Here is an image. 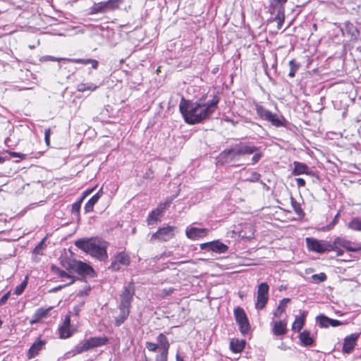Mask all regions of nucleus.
<instances>
[{"label":"nucleus","mask_w":361,"mask_h":361,"mask_svg":"<svg viewBox=\"0 0 361 361\" xmlns=\"http://www.w3.org/2000/svg\"><path fill=\"white\" fill-rule=\"evenodd\" d=\"M219 102L217 97L205 103L190 102L182 98L179 109L185 121L193 125L209 118L217 109Z\"/></svg>","instance_id":"f257e3e1"},{"label":"nucleus","mask_w":361,"mask_h":361,"mask_svg":"<svg viewBox=\"0 0 361 361\" xmlns=\"http://www.w3.org/2000/svg\"><path fill=\"white\" fill-rule=\"evenodd\" d=\"M75 245L100 261H105L108 258V243L105 241L97 238H81L75 242Z\"/></svg>","instance_id":"f03ea898"},{"label":"nucleus","mask_w":361,"mask_h":361,"mask_svg":"<svg viewBox=\"0 0 361 361\" xmlns=\"http://www.w3.org/2000/svg\"><path fill=\"white\" fill-rule=\"evenodd\" d=\"M256 151L257 147L254 145L240 144L233 148L224 149L219 154L218 161L222 164H232L238 161L241 157L251 154Z\"/></svg>","instance_id":"7ed1b4c3"},{"label":"nucleus","mask_w":361,"mask_h":361,"mask_svg":"<svg viewBox=\"0 0 361 361\" xmlns=\"http://www.w3.org/2000/svg\"><path fill=\"white\" fill-rule=\"evenodd\" d=\"M255 110L261 119L270 122L272 126L277 128L286 126V121L283 116L273 114L259 104H255Z\"/></svg>","instance_id":"20e7f679"},{"label":"nucleus","mask_w":361,"mask_h":361,"mask_svg":"<svg viewBox=\"0 0 361 361\" xmlns=\"http://www.w3.org/2000/svg\"><path fill=\"white\" fill-rule=\"evenodd\" d=\"M122 2V0H108L106 1L95 3L90 8V14L104 13L107 11L115 10L119 7Z\"/></svg>","instance_id":"39448f33"},{"label":"nucleus","mask_w":361,"mask_h":361,"mask_svg":"<svg viewBox=\"0 0 361 361\" xmlns=\"http://www.w3.org/2000/svg\"><path fill=\"white\" fill-rule=\"evenodd\" d=\"M305 241L308 250L312 252L324 253L332 251L333 249L331 242L329 241L317 240L313 238H306Z\"/></svg>","instance_id":"423d86ee"},{"label":"nucleus","mask_w":361,"mask_h":361,"mask_svg":"<svg viewBox=\"0 0 361 361\" xmlns=\"http://www.w3.org/2000/svg\"><path fill=\"white\" fill-rule=\"evenodd\" d=\"M67 269L72 270L82 276L94 277V271L92 267L85 262L78 260H71L68 262Z\"/></svg>","instance_id":"0eeeda50"},{"label":"nucleus","mask_w":361,"mask_h":361,"mask_svg":"<svg viewBox=\"0 0 361 361\" xmlns=\"http://www.w3.org/2000/svg\"><path fill=\"white\" fill-rule=\"evenodd\" d=\"M234 316L240 331L246 334L250 329V326L244 310L240 307H236L234 310Z\"/></svg>","instance_id":"6e6552de"},{"label":"nucleus","mask_w":361,"mask_h":361,"mask_svg":"<svg viewBox=\"0 0 361 361\" xmlns=\"http://www.w3.org/2000/svg\"><path fill=\"white\" fill-rule=\"evenodd\" d=\"M269 287L267 283H262L258 286L257 298L255 303L257 310H262L267 303L269 299Z\"/></svg>","instance_id":"1a4fd4ad"},{"label":"nucleus","mask_w":361,"mask_h":361,"mask_svg":"<svg viewBox=\"0 0 361 361\" xmlns=\"http://www.w3.org/2000/svg\"><path fill=\"white\" fill-rule=\"evenodd\" d=\"M333 249H336L337 247H342L349 252H357L361 250L360 244L352 243L344 238L336 237L333 243H331Z\"/></svg>","instance_id":"9d476101"},{"label":"nucleus","mask_w":361,"mask_h":361,"mask_svg":"<svg viewBox=\"0 0 361 361\" xmlns=\"http://www.w3.org/2000/svg\"><path fill=\"white\" fill-rule=\"evenodd\" d=\"M134 294V283L133 282H130L127 286L124 287V290L121 294V303L119 306L130 308Z\"/></svg>","instance_id":"9b49d317"},{"label":"nucleus","mask_w":361,"mask_h":361,"mask_svg":"<svg viewBox=\"0 0 361 361\" xmlns=\"http://www.w3.org/2000/svg\"><path fill=\"white\" fill-rule=\"evenodd\" d=\"M200 249L212 251L219 254H223L228 251V247L219 240H214L200 244Z\"/></svg>","instance_id":"f8f14e48"},{"label":"nucleus","mask_w":361,"mask_h":361,"mask_svg":"<svg viewBox=\"0 0 361 361\" xmlns=\"http://www.w3.org/2000/svg\"><path fill=\"white\" fill-rule=\"evenodd\" d=\"M45 58L48 60L52 61H66L74 63H80V64H84L87 65L90 63L92 65V68L97 69L98 67L99 62L98 61L95 59H70V58H56L51 56H47Z\"/></svg>","instance_id":"ddd939ff"},{"label":"nucleus","mask_w":361,"mask_h":361,"mask_svg":"<svg viewBox=\"0 0 361 361\" xmlns=\"http://www.w3.org/2000/svg\"><path fill=\"white\" fill-rule=\"evenodd\" d=\"M173 226H166L159 228L156 233H154L151 238V240L154 239H158L161 241H167L171 239L174 235Z\"/></svg>","instance_id":"4468645a"},{"label":"nucleus","mask_w":361,"mask_h":361,"mask_svg":"<svg viewBox=\"0 0 361 361\" xmlns=\"http://www.w3.org/2000/svg\"><path fill=\"white\" fill-rule=\"evenodd\" d=\"M129 256L123 252H119L115 256L114 260L111 262L109 269L114 271H118L121 269L120 265L127 266L130 263Z\"/></svg>","instance_id":"2eb2a0df"},{"label":"nucleus","mask_w":361,"mask_h":361,"mask_svg":"<svg viewBox=\"0 0 361 361\" xmlns=\"http://www.w3.org/2000/svg\"><path fill=\"white\" fill-rule=\"evenodd\" d=\"M171 202V200L166 201L164 204H161L156 209L151 212L147 217L148 224L151 225L157 222L164 210L170 205Z\"/></svg>","instance_id":"dca6fc26"},{"label":"nucleus","mask_w":361,"mask_h":361,"mask_svg":"<svg viewBox=\"0 0 361 361\" xmlns=\"http://www.w3.org/2000/svg\"><path fill=\"white\" fill-rule=\"evenodd\" d=\"M207 228H200L196 227H188L185 231L186 236L191 240H197L207 235Z\"/></svg>","instance_id":"f3484780"},{"label":"nucleus","mask_w":361,"mask_h":361,"mask_svg":"<svg viewBox=\"0 0 361 361\" xmlns=\"http://www.w3.org/2000/svg\"><path fill=\"white\" fill-rule=\"evenodd\" d=\"M358 338V334H352L346 336L343 341V352L347 354L350 353L353 350Z\"/></svg>","instance_id":"a211bd4d"},{"label":"nucleus","mask_w":361,"mask_h":361,"mask_svg":"<svg viewBox=\"0 0 361 361\" xmlns=\"http://www.w3.org/2000/svg\"><path fill=\"white\" fill-rule=\"evenodd\" d=\"M45 344L46 341L40 339H38L34 342L28 350L27 357L29 359H32L37 356L39 353L44 348Z\"/></svg>","instance_id":"6ab92c4d"},{"label":"nucleus","mask_w":361,"mask_h":361,"mask_svg":"<svg viewBox=\"0 0 361 361\" xmlns=\"http://www.w3.org/2000/svg\"><path fill=\"white\" fill-rule=\"evenodd\" d=\"M345 28L347 34L350 37V40L355 42L360 35V31L358 29L353 23L348 21L345 23Z\"/></svg>","instance_id":"aec40b11"},{"label":"nucleus","mask_w":361,"mask_h":361,"mask_svg":"<svg viewBox=\"0 0 361 361\" xmlns=\"http://www.w3.org/2000/svg\"><path fill=\"white\" fill-rule=\"evenodd\" d=\"M307 316V312L305 311H302L300 312V316H296L295 318V321L292 326L293 331L299 332L303 327L305 322V317Z\"/></svg>","instance_id":"412c9836"},{"label":"nucleus","mask_w":361,"mask_h":361,"mask_svg":"<svg viewBox=\"0 0 361 361\" xmlns=\"http://www.w3.org/2000/svg\"><path fill=\"white\" fill-rule=\"evenodd\" d=\"M102 194V188H101L95 195H94L85 204L84 210L85 213H89L93 210L94 204L98 202Z\"/></svg>","instance_id":"4be33fe9"},{"label":"nucleus","mask_w":361,"mask_h":361,"mask_svg":"<svg viewBox=\"0 0 361 361\" xmlns=\"http://www.w3.org/2000/svg\"><path fill=\"white\" fill-rule=\"evenodd\" d=\"M119 310L120 313L115 320V325L116 326H120L122 324H123L124 322L127 319L130 313V308L128 307L119 306Z\"/></svg>","instance_id":"5701e85b"},{"label":"nucleus","mask_w":361,"mask_h":361,"mask_svg":"<svg viewBox=\"0 0 361 361\" xmlns=\"http://www.w3.org/2000/svg\"><path fill=\"white\" fill-rule=\"evenodd\" d=\"M294 169L292 171V174L293 176H299L301 174H308L309 173V169L308 166L301 162L298 161H294Z\"/></svg>","instance_id":"b1692460"},{"label":"nucleus","mask_w":361,"mask_h":361,"mask_svg":"<svg viewBox=\"0 0 361 361\" xmlns=\"http://www.w3.org/2000/svg\"><path fill=\"white\" fill-rule=\"evenodd\" d=\"M272 331L275 336H281L286 334L287 331L286 323L283 321L275 322Z\"/></svg>","instance_id":"393cba45"},{"label":"nucleus","mask_w":361,"mask_h":361,"mask_svg":"<svg viewBox=\"0 0 361 361\" xmlns=\"http://www.w3.org/2000/svg\"><path fill=\"white\" fill-rule=\"evenodd\" d=\"M245 345V341L244 340H239V339H231L230 342V348L231 350L233 353H240L243 351Z\"/></svg>","instance_id":"a878e982"},{"label":"nucleus","mask_w":361,"mask_h":361,"mask_svg":"<svg viewBox=\"0 0 361 361\" xmlns=\"http://www.w3.org/2000/svg\"><path fill=\"white\" fill-rule=\"evenodd\" d=\"M299 339L305 346H311L314 343V338L310 336V332L307 330L300 334Z\"/></svg>","instance_id":"bb28decb"},{"label":"nucleus","mask_w":361,"mask_h":361,"mask_svg":"<svg viewBox=\"0 0 361 361\" xmlns=\"http://www.w3.org/2000/svg\"><path fill=\"white\" fill-rule=\"evenodd\" d=\"M87 340L88 343L92 348L102 346L106 345L108 342V338L106 337H91Z\"/></svg>","instance_id":"cd10ccee"},{"label":"nucleus","mask_w":361,"mask_h":361,"mask_svg":"<svg viewBox=\"0 0 361 361\" xmlns=\"http://www.w3.org/2000/svg\"><path fill=\"white\" fill-rule=\"evenodd\" d=\"M157 341L161 346V352L168 353L170 344L166 336L162 333L159 334L157 336Z\"/></svg>","instance_id":"c85d7f7f"},{"label":"nucleus","mask_w":361,"mask_h":361,"mask_svg":"<svg viewBox=\"0 0 361 361\" xmlns=\"http://www.w3.org/2000/svg\"><path fill=\"white\" fill-rule=\"evenodd\" d=\"M290 302L289 298H283L282 299L279 306L277 307L276 310L274 312V317H280L281 314L285 311L287 304Z\"/></svg>","instance_id":"c756f323"},{"label":"nucleus","mask_w":361,"mask_h":361,"mask_svg":"<svg viewBox=\"0 0 361 361\" xmlns=\"http://www.w3.org/2000/svg\"><path fill=\"white\" fill-rule=\"evenodd\" d=\"M91 348V346L88 343V340H84L75 346V353L77 354L82 353Z\"/></svg>","instance_id":"7c9ffc66"},{"label":"nucleus","mask_w":361,"mask_h":361,"mask_svg":"<svg viewBox=\"0 0 361 361\" xmlns=\"http://www.w3.org/2000/svg\"><path fill=\"white\" fill-rule=\"evenodd\" d=\"M348 227L353 231H361V219L353 218L348 224Z\"/></svg>","instance_id":"2f4dec72"},{"label":"nucleus","mask_w":361,"mask_h":361,"mask_svg":"<svg viewBox=\"0 0 361 361\" xmlns=\"http://www.w3.org/2000/svg\"><path fill=\"white\" fill-rule=\"evenodd\" d=\"M316 321L322 328H327L330 326L331 318L324 314H319L317 317Z\"/></svg>","instance_id":"473e14b6"},{"label":"nucleus","mask_w":361,"mask_h":361,"mask_svg":"<svg viewBox=\"0 0 361 361\" xmlns=\"http://www.w3.org/2000/svg\"><path fill=\"white\" fill-rule=\"evenodd\" d=\"M291 205L293 211L295 214H298V216L302 218L305 216V213L301 208L300 204L298 203L294 198L291 197L290 199Z\"/></svg>","instance_id":"72a5a7b5"},{"label":"nucleus","mask_w":361,"mask_h":361,"mask_svg":"<svg viewBox=\"0 0 361 361\" xmlns=\"http://www.w3.org/2000/svg\"><path fill=\"white\" fill-rule=\"evenodd\" d=\"M97 88L96 85L93 83H80L78 85L77 90L79 92H83L86 90L94 91Z\"/></svg>","instance_id":"f704fd0d"},{"label":"nucleus","mask_w":361,"mask_h":361,"mask_svg":"<svg viewBox=\"0 0 361 361\" xmlns=\"http://www.w3.org/2000/svg\"><path fill=\"white\" fill-rule=\"evenodd\" d=\"M284 9L281 8L278 9L277 15L275 17V20L277 22V28L279 30L281 29L283 24L284 23Z\"/></svg>","instance_id":"c9c22d12"},{"label":"nucleus","mask_w":361,"mask_h":361,"mask_svg":"<svg viewBox=\"0 0 361 361\" xmlns=\"http://www.w3.org/2000/svg\"><path fill=\"white\" fill-rule=\"evenodd\" d=\"M27 280H28V276H26L25 279L21 282V283L20 285H18V286H16V288L14 290V293L16 295H19L24 291L25 288H26V286L27 285Z\"/></svg>","instance_id":"e433bc0d"},{"label":"nucleus","mask_w":361,"mask_h":361,"mask_svg":"<svg viewBox=\"0 0 361 361\" xmlns=\"http://www.w3.org/2000/svg\"><path fill=\"white\" fill-rule=\"evenodd\" d=\"M289 66L290 72L288 73V76L293 78L295 76V74L299 68V64L296 63L294 60H290L289 61Z\"/></svg>","instance_id":"4c0bfd02"},{"label":"nucleus","mask_w":361,"mask_h":361,"mask_svg":"<svg viewBox=\"0 0 361 361\" xmlns=\"http://www.w3.org/2000/svg\"><path fill=\"white\" fill-rule=\"evenodd\" d=\"M59 334L60 338H67L71 336V332L70 331L69 328L64 326H61L59 329Z\"/></svg>","instance_id":"58836bf2"},{"label":"nucleus","mask_w":361,"mask_h":361,"mask_svg":"<svg viewBox=\"0 0 361 361\" xmlns=\"http://www.w3.org/2000/svg\"><path fill=\"white\" fill-rule=\"evenodd\" d=\"M51 310V307H49V308H47V309H44V308H38L35 312L37 314V316L39 317L40 319H42V318H44L46 317L49 311Z\"/></svg>","instance_id":"ea45409f"},{"label":"nucleus","mask_w":361,"mask_h":361,"mask_svg":"<svg viewBox=\"0 0 361 361\" xmlns=\"http://www.w3.org/2000/svg\"><path fill=\"white\" fill-rule=\"evenodd\" d=\"M288 0H271V4L274 8H283V4L287 2Z\"/></svg>","instance_id":"a19ab883"},{"label":"nucleus","mask_w":361,"mask_h":361,"mask_svg":"<svg viewBox=\"0 0 361 361\" xmlns=\"http://www.w3.org/2000/svg\"><path fill=\"white\" fill-rule=\"evenodd\" d=\"M52 269L54 270L55 273H56L60 277L68 278V279L72 278V276L70 274H68L63 270H61L60 269H59L57 267H55L53 266Z\"/></svg>","instance_id":"79ce46f5"},{"label":"nucleus","mask_w":361,"mask_h":361,"mask_svg":"<svg viewBox=\"0 0 361 361\" xmlns=\"http://www.w3.org/2000/svg\"><path fill=\"white\" fill-rule=\"evenodd\" d=\"M312 279L318 282H323L326 280V275L324 273L316 274L312 276Z\"/></svg>","instance_id":"37998d69"},{"label":"nucleus","mask_w":361,"mask_h":361,"mask_svg":"<svg viewBox=\"0 0 361 361\" xmlns=\"http://www.w3.org/2000/svg\"><path fill=\"white\" fill-rule=\"evenodd\" d=\"M44 239L40 242L39 243V244L35 247V248L34 249V251L33 252L35 253V254H37V255H42V251L44 247Z\"/></svg>","instance_id":"c03bdc74"},{"label":"nucleus","mask_w":361,"mask_h":361,"mask_svg":"<svg viewBox=\"0 0 361 361\" xmlns=\"http://www.w3.org/2000/svg\"><path fill=\"white\" fill-rule=\"evenodd\" d=\"M253 154H254V155L252 158V164L258 162L262 157V153L259 151L258 148H257V151H256Z\"/></svg>","instance_id":"a18cd8bd"},{"label":"nucleus","mask_w":361,"mask_h":361,"mask_svg":"<svg viewBox=\"0 0 361 361\" xmlns=\"http://www.w3.org/2000/svg\"><path fill=\"white\" fill-rule=\"evenodd\" d=\"M158 345L152 342H147L146 343V348L152 352H154L158 348Z\"/></svg>","instance_id":"49530a36"},{"label":"nucleus","mask_w":361,"mask_h":361,"mask_svg":"<svg viewBox=\"0 0 361 361\" xmlns=\"http://www.w3.org/2000/svg\"><path fill=\"white\" fill-rule=\"evenodd\" d=\"M7 152L12 157H18L21 159H25V157H27L26 154H22V153H18V152H11V151H7Z\"/></svg>","instance_id":"de8ad7c7"},{"label":"nucleus","mask_w":361,"mask_h":361,"mask_svg":"<svg viewBox=\"0 0 361 361\" xmlns=\"http://www.w3.org/2000/svg\"><path fill=\"white\" fill-rule=\"evenodd\" d=\"M167 352H161L160 355L156 357V361H167Z\"/></svg>","instance_id":"09e8293b"},{"label":"nucleus","mask_w":361,"mask_h":361,"mask_svg":"<svg viewBox=\"0 0 361 361\" xmlns=\"http://www.w3.org/2000/svg\"><path fill=\"white\" fill-rule=\"evenodd\" d=\"M82 201V198H80V200L73 204L72 209L73 212H78L80 208V204Z\"/></svg>","instance_id":"8fccbe9b"},{"label":"nucleus","mask_w":361,"mask_h":361,"mask_svg":"<svg viewBox=\"0 0 361 361\" xmlns=\"http://www.w3.org/2000/svg\"><path fill=\"white\" fill-rule=\"evenodd\" d=\"M74 282V280H72L71 282H69L68 283H66V284H64V285H61V286H59L57 287H55L54 288H52L51 290V292H56L59 290H61V288L70 285V284H72Z\"/></svg>","instance_id":"3c124183"},{"label":"nucleus","mask_w":361,"mask_h":361,"mask_svg":"<svg viewBox=\"0 0 361 361\" xmlns=\"http://www.w3.org/2000/svg\"><path fill=\"white\" fill-rule=\"evenodd\" d=\"M49 136H50V129H46L44 132V140L46 143L49 145Z\"/></svg>","instance_id":"603ef678"},{"label":"nucleus","mask_w":361,"mask_h":361,"mask_svg":"<svg viewBox=\"0 0 361 361\" xmlns=\"http://www.w3.org/2000/svg\"><path fill=\"white\" fill-rule=\"evenodd\" d=\"M40 320L41 319L37 316V314L36 312H35L34 314L32 315V317L31 320H30V323L32 324H33L39 322Z\"/></svg>","instance_id":"864d4df0"},{"label":"nucleus","mask_w":361,"mask_h":361,"mask_svg":"<svg viewBox=\"0 0 361 361\" xmlns=\"http://www.w3.org/2000/svg\"><path fill=\"white\" fill-rule=\"evenodd\" d=\"M40 320L41 319L37 316V314L36 312H35L34 314L32 315V317L31 320H30V323L32 324H33L39 322Z\"/></svg>","instance_id":"5fc2aeb1"},{"label":"nucleus","mask_w":361,"mask_h":361,"mask_svg":"<svg viewBox=\"0 0 361 361\" xmlns=\"http://www.w3.org/2000/svg\"><path fill=\"white\" fill-rule=\"evenodd\" d=\"M298 187H304L305 185V180L302 178H298L295 179Z\"/></svg>","instance_id":"6e6d98bb"},{"label":"nucleus","mask_w":361,"mask_h":361,"mask_svg":"<svg viewBox=\"0 0 361 361\" xmlns=\"http://www.w3.org/2000/svg\"><path fill=\"white\" fill-rule=\"evenodd\" d=\"M341 324H342L341 322H340L339 320L331 319L330 326H331L333 327L340 326Z\"/></svg>","instance_id":"4d7b16f0"},{"label":"nucleus","mask_w":361,"mask_h":361,"mask_svg":"<svg viewBox=\"0 0 361 361\" xmlns=\"http://www.w3.org/2000/svg\"><path fill=\"white\" fill-rule=\"evenodd\" d=\"M70 324H71V318L69 316L67 315L63 321L62 326L70 328Z\"/></svg>","instance_id":"13d9d810"},{"label":"nucleus","mask_w":361,"mask_h":361,"mask_svg":"<svg viewBox=\"0 0 361 361\" xmlns=\"http://www.w3.org/2000/svg\"><path fill=\"white\" fill-rule=\"evenodd\" d=\"M8 296H9V293H7L4 294V295L1 298V299H0V305H3V304H4V303L7 301V300H8Z\"/></svg>","instance_id":"bf43d9fd"},{"label":"nucleus","mask_w":361,"mask_h":361,"mask_svg":"<svg viewBox=\"0 0 361 361\" xmlns=\"http://www.w3.org/2000/svg\"><path fill=\"white\" fill-rule=\"evenodd\" d=\"M338 214H336L334 219L332 221L330 225L328 226L329 229H331L336 223H337V218H338Z\"/></svg>","instance_id":"052dcab7"},{"label":"nucleus","mask_w":361,"mask_h":361,"mask_svg":"<svg viewBox=\"0 0 361 361\" xmlns=\"http://www.w3.org/2000/svg\"><path fill=\"white\" fill-rule=\"evenodd\" d=\"M332 250L334 251H336V254H337V256H341L343 255V250L340 249L339 247H337L336 249H332Z\"/></svg>","instance_id":"680f3d73"},{"label":"nucleus","mask_w":361,"mask_h":361,"mask_svg":"<svg viewBox=\"0 0 361 361\" xmlns=\"http://www.w3.org/2000/svg\"><path fill=\"white\" fill-rule=\"evenodd\" d=\"M94 188L91 189V190H87L86 191H85L83 192V196L81 197L82 198V200L88 195H90L92 191H93Z\"/></svg>","instance_id":"e2e57ef3"},{"label":"nucleus","mask_w":361,"mask_h":361,"mask_svg":"<svg viewBox=\"0 0 361 361\" xmlns=\"http://www.w3.org/2000/svg\"><path fill=\"white\" fill-rule=\"evenodd\" d=\"M176 361H184L183 357H181L178 354L176 356Z\"/></svg>","instance_id":"0e129e2a"},{"label":"nucleus","mask_w":361,"mask_h":361,"mask_svg":"<svg viewBox=\"0 0 361 361\" xmlns=\"http://www.w3.org/2000/svg\"><path fill=\"white\" fill-rule=\"evenodd\" d=\"M4 160L5 159L1 156H0V163H3Z\"/></svg>","instance_id":"69168bd1"},{"label":"nucleus","mask_w":361,"mask_h":361,"mask_svg":"<svg viewBox=\"0 0 361 361\" xmlns=\"http://www.w3.org/2000/svg\"><path fill=\"white\" fill-rule=\"evenodd\" d=\"M254 126H256L257 127H260L258 124L253 123Z\"/></svg>","instance_id":"338daca9"}]
</instances>
